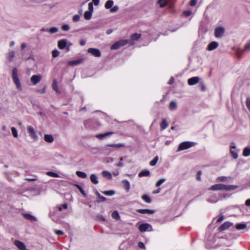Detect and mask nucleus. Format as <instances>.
Listing matches in <instances>:
<instances>
[{
    "label": "nucleus",
    "instance_id": "21",
    "mask_svg": "<svg viewBox=\"0 0 250 250\" xmlns=\"http://www.w3.org/2000/svg\"><path fill=\"white\" fill-rule=\"evenodd\" d=\"M91 182L94 184H97L99 183L97 176L95 174H92L90 176Z\"/></svg>",
    "mask_w": 250,
    "mask_h": 250
},
{
    "label": "nucleus",
    "instance_id": "19",
    "mask_svg": "<svg viewBox=\"0 0 250 250\" xmlns=\"http://www.w3.org/2000/svg\"><path fill=\"white\" fill-rule=\"evenodd\" d=\"M107 146L113 147L116 148H119L120 147H124L125 146V144L119 143V144H109L106 145Z\"/></svg>",
    "mask_w": 250,
    "mask_h": 250
},
{
    "label": "nucleus",
    "instance_id": "27",
    "mask_svg": "<svg viewBox=\"0 0 250 250\" xmlns=\"http://www.w3.org/2000/svg\"><path fill=\"white\" fill-rule=\"evenodd\" d=\"M102 174L104 177L108 179H111L112 178L111 174L109 171H103Z\"/></svg>",
    "mask_w": 250,
    "mask_h": 250
},
{
    "label": "nucleus",
    "instance_id": "44",
    "mask_svg": "<svg viewBox=\"0 0 250 250\" xmlns=\"http://www.w3.org/2000/svg\"><path fill=\"white\" fill-rule=\"evenodd\" d=\"M166 179L165 178H162L159 179L156 183V187H158L160 186L164 182L166 181Z\"/></svg>",
    "mask_w": 250,
    "mask_h": 250
},
{
    "label": "nucleus",
    "instance_id": "57",
    "mask_svg": "<svg viewBox=\"0 0 250 250\" xmlns=\"http://www.w3.org/2000/svg\"><path fill=\"white\" fill-rule=\"evenodd\" d=\"M55 233L57 235H62L64 234L63 232L61 230H57L55 231Z\"/></svg>",
    "mask_w": 250,
    "mask_h": 250
},
{
    "label": "nucleus",
    "instance_id": "18",
    "mask_svg": "<svg viewBox=\"0 0 250 250\" xmlns=\"http://www.w3.org/2000/svg\"><path fill=\"white\" fill-rule=\"evenodd\" d=\"M44 139L47 143H52L54 141V137L50 134H45L44 136Z\"/></svg>",
    "mask_w": 250,
    "mask_h": 250
},
{
    "label": "nucleus",
    "instance_id": "33",
    "mask_svg": "<svg viewBox=\"0 0 250 250\" xmlns=\"http://www.w3.org/2000/svg\"><path fill=\"white\" fill-rule=\"evenodd\" d=\"M157 3L160 5V7H164L167 4V0H158Z\"/></svg>",
    "mask_w": 250,
    "mask_h": 250
},
{
    "label": "nucleus",
    "instance_id": "11",
    "mask_svg": "<svg viewBox=\"0 0 250 250\" xmlns=\"http://www.w3.org/2000/svg\"><path fill=\"white\" fill-rule=\"evenodd\" d=\"M136 211L138 213L142 214H152L155 212V210L149 209H138L136 210Z\"/></svg>",
    "mask_w": 250,
    "mask_h": 250
},
{
    "label": "nucleus",
    "instance_id": "14",
    "mask_svg": "<svg viewBox=\"0 0 250 250\" xmlns=\"http://www.w3.org/2000/svg\"><path fill=\"white\" fill-rule=\"evenodd\" d=\"M14 244L20 250H26V246L25 244L21 241L16 240L14 242Z\"/></svg>",
    "mask_w": 250,
    "mask_h": 250
},
{
    "label": "nucleus",
    "instance_id": "34",
    "mask_svg": "<svg viewBox=\"0 0 250 250\" xmlns=\"http://www.w3.org/2000/svg\"><path fill=\"white\" fill-rule=\"evenodd\" d=\"M76 175L82 178H85L87 177V175L85 172L80 171L76 172Z\"/></svg>",
    "mask_w": 250,
    "mask_h": 250
},
{
    "label": "nucleus",
    "instance_id": "39",
    "mask_svg": "<svg viewBox=\"0 0 250 250\" xmlns=\"http://www.w3.org/2000/svg\"><path fill=\"white\" fill-rule=\"evenodd\" d=\"M112 217L116 220H118L120 219V215L118 212L116 210L113 212L111 214Z\"/></svg>",
    "mask_w": 250,
    "mask_h": 250
},
{
    "label": "nucleus",
    "instance_id": "43",
    "mask_svg": "<svg viewBox=\"0 0 250 250\" xmlns=\"http://www.w3.org/2000/svg\"><path fill=\"white\" fill-rule=\"evenodd\" d=\"M158 161V157L156 156L152 161L150 162V165L151 166H154L156 165Z\"/></svg>",
    "mask_w": 250,
    "mask_h": 250
},
{
    "label": "nucleus",
    "instance_id": "12",
    "mask_svg": "<svg viewBox=\"0 0 250 250\" xmlns=\"http://www.w3.org/2000/svg\"><path fill=\"white\" fill-rule=\"evenodd\" d=\"M42 79V76L40 75H34L31 78V81L33 84L35 85L39 83Z\"/></svg>",
    "mask_w": 250,
    "mask_h": 250
},
{
    "label": "nucleus",
    "instance_id": "63",
    "mask_svg": "<svg viewBox=\"0 0 250 250\" xmlns=\"http://www.w3.org/2000/svg\"><path fill=\"white\" fill-rule=\"evenodd\" d=\"M174 78L172 77H171L170 78V80H169V81L168 82V83L169 84H172L174 83Z\"/></svg>",
    "mask_w": 250,
    "mask_h": 250
},
{
    "label": "nucleus",
    "instance_id": "28",
    "mask_svg": "<svg viewBox=\"0 0 250 250\" xmlns=\"http://www.w3.org/2000/svg\"><path fill=\"white\" fill-rule=\"evenodd\" d=\"M114 3L112 0H108L105 3L104 7L106 9L111 8Z\"/></svg>",
    "mask_w": 250,
    "mask_h": 250
},
{
    "label": "nucleus",
    "instance_id": "5",
    "mask_svg": "<svg viewBox=\"0 0 250 250\" xmlns=\"http://www.w3.org/2000/svg\"><path fill=\"white\" fill-rule=\"evenodd\" d=\"M128 43V40H121L118 42H115L111 46V49H118L120 47L123 46Z\"/></svg>",
    "mask_w": 250,
    "mask_h": 250
},
{
    "label": "nucleus",
    "instance_id": "29",
    "mask_svg": "<svg viewBox=\"0 0 250 250\" xmlns=\"http://www.w3.org/2000/svg\"><path fill=\"white\" fill-rule=\"evenodd\" d=\"M15 55V52L13 51H10L7 56V59L10 61H12Z\"/></svg>",
    "mask_w": 250,
    "mask_h": 250
},
{
    "label": "nucleus",
    "instance_id": "36",
    "mask_svg": "<svg viewBox=\"0 0 250 250\" xmlns=\"http://www.w3.org/2000/svg\"><path fill=\"white\" fill-rule=\"evenodd\" d=\"M160 126L162 130L165 129L168 126V124L167 123L166 119H164L163 120L162 123H161Z\"/></svg>",
    "mask_w": 250,
    "mask_h": 250
},
{
    "label": "nucleus",
    "instance_id": "53",
    "mask_svg": "<svg viewBox=\"0 0 250 250\" xmlns=\"http://www.w3.org/2000/svg\"><path fill=\"white\" fill-rule=\"evenodd\" d=\"M246 105L247 106L249 109V110L250 112V98L248 97L246 99Z\"/></svg>",
    "mask_w": 250,
    "mask_h": 250
},
{
    "label": "nucleus",
    "instance_id": "3",
    "mask_svg": "<svg viewBox=\"0 0 250 250\" xmlns=\"http://www.w3.org/2000/svg\"><path fill=\"white\" fill-rule=\"evenodd\" d=\"M196 144L195 143L192 142H184L180 143L179 145V146L177 149L178 151H180L181 150L187 149L189 148Z\"/></svg>",
    "mask_w": 250,
    "mask_h": 250
},
{
    "label": "nucleus",
    "instance_id": "51",
    "mask_svg": "<svg viewBox=\"0 0 250 250\" xmlns=\"http://www.w3.org/2000/svg\"><path fill=\"white\" fill-rule=\"evenodd\" d=\"M250 50V42L247 43L244 49V51H247Z\"/></svg>",
    "mask_w": 250,
    "mask_h": 250
},
{
    "label": "nucleus",
    "instance_id": "55",
    "mask_svg": "<svg viewBox=\"0 0 250 250\" xmlns=\"http://www.w3.org/2000/svg\"><path fill=\"white\" fill-rule=\"evenodd\" d=\"M88 11H91V12H92L93 10V6L92 2H90L88 3Z\"/></svg>",
    "mask_w": 250,
    "mask_h": 250
},
{
    "label": "nucleus",
    "instance_id": "8",
    "mask_svg": "<svg viewBox=\"0 0 250 250\" xmlns=\"http://www.w3.org/2000/svg\"><path fill=\"white\" fill-rule=\"evenodd\" d=\"M88 52L96 57H100L101 55L100 51L96 48H89Z\"/></svg>",
    "mask_w": 250,
    "mask_h": 250
},
{
    "label": "nucleus",
    "instance_id": "15",
    "mask_svg": "<svg viewBox=\"0 0 250 250\" xmlns=\"http://www.w3.org/2000/svg\"><path fill=\"white\" fill-rule=\"evenodd\" d=\"M218 45L219 44L217 42H212L208 45L207 49L208 51H212L217 48L218 46Z\"/></svg>",
    "mask_w": 250,
    "mask_h": 250
},
{
    "label": "nucleus",
    "instance_id": "35",
    "mask_svg": "<svg viewBox=\"0 0 250 250\" xmlns=\"http://www.w3.org/2000/svg\"><path fill=\"white\" fill-rule=\"evenodd\" d=\"M247 225L244 223L238 224L236 226V228L238 230L245 229Z\"/></svg>",
    "mask_w": 250,
    "mask_h": 250
},
{
    "label": "nucleus",
    "instance_id": "23",
    "mask_svg": "<svg viewBox=\"0 0 250 250\" xmlns=\"http://www.w3.org/2000/svg\"><path fill=\"white\" fill-rule=\"evenodd\" d=\"M177 104L174 101H171L169 105V109L171 111L175 110L177 108Z\"/></svg>",
    "mask_w": 250,
    "mask_h": 250
},
{
    "label": "nucleus",
    "instance_id": "1",
    "mask_svg": "<svg viewBox=\"0 0 250 250\" xmlns=\"http://www.w3.org/2000/svg\"><path fill=\"white\" fill-rule=\"evenodd\" d=\"M238 188L237 186L234 185H225L224 184H215L211 186L208 189L211 190H226L230 191L236 189Z\"/></svg>",
    "mask_w": 250,
    "mask_h": 250
},
{
    "label": "nucleus",
    "instance_id": "24",
    "mask_svg": "<svg viewBox=\"0 0 250 250\" xmlns=\"http://www.w3.org/2000/svg\"><path fill=\"white\" fill-rule=\"evenodd\" d=\"M142 199L146 203H150L152 201L150 197L147 194H144L142 196Z\"/></svg>",
    "mask_w": 250,
    "mask_h": 250
},
{
    "label": "nucleus",
    "instance_id": "30",
    "mask_svg": "<svg viewBox=\"0 0 250 250\" xmlns=\"http://www.w3.org/2000/svg\"><path fill=\"white\" fill-rule=\"evenodd\" d=\"M83 62V59H79L75 61H71L69 62L68 64L71 65H77Z\"/></svg>",
    "mask_w": 250,
    "mask_h": 250
},
{
    "label": "nucleus",
    "instance_id": "16",
    "mask_svg": "<svg viewBox=\"0 0 250 250\" xmlns=\"http://www.w3.org/2000/svg\"><path fill=\"white\" fill-rule=\"evenodd\" d=\"M232 224L229 222H226L223 223L221 226H220L218 229L220 231H223L228 229H229L231 226Z\"/></svg>",
    "mask_w": 250,
    "mask_h": 250
},
{
    "label": "nucleus",
    "instance_id": "31",
    "mask_svg": "<svg viewBox=\"0 0 250 250\" xmlns=\"http://www.w3.org/2000/svg\"><path fill=\"white\" fill-rule=\"evenodd\" d=\"M96 194L99 198V200L97 201L98 202H104L106 200V198L104 197L101 195V194L99 193V192L98 191H96Z\"/></svg>",
    "mask_w": 250,
    "mask_h": 250
},
{
    "label": "nucleus",
    "instance_id": "64",
    "mask_svg": "<svg viewBox=\"0 0 250 250\" xmlns=\"http://www.w3.org/2000/svg\"><path fill=\"white\" fill-rule=\"evenodd\" d=\"M245 204L248 206H250V199L246 201Z\"/></svg>",
    "mask_w": 250,
    "mask_h": 250
},
{
    "label": "nucleus",
    "instance_id": "62",
    "mask_svg": "<svg viewBox=\"0 0 250 250\" xmlns=\"http://www.w3.org/2000/svg\"><path fill=\"white\" fill-rule=\"evenodd\" d=\"M201 171H199L197 172V179L199 181H200V180H201Z\"/></svg>",
    "mask_w": 250,
    "mask_h": 250
},
{
    "label": "nucleus",
    "instance_id": "50",
    "mask_svg": "<svg viewBox=\"0 0 250 250\" xmlns=\"http://www.w3.org/2000/svg\"><path fill=\"white\" fill-rule=\"evenodd\" d=\"M80 16L79 15H75L72 18V20L74 22H77L80 21Z\"/></svg>",
    "mask_w": 250,
    "mask_h": 250
},
{
    "label": "nucleus",
    "instance_id": "25",
    "mask_svg": "<svg viewBox=\"0 0 250 250\" xmlns=\"http://www.w3.org/2000/svg\"><path fill=\"white\" fill-rule=\"evenodd\" d=\"M52 88L57 93H60V91L59 90V88L58 87V83L57 82L55 79L53 80V83H52Z\"/></svg>",
    "mask_w": 250,
    "mask_h": 250
},
{
    "label": "nucleus",
    "instance_id": "45",
    "mask_svg": "<svg viewBox=\"0 0 250 250\" xmlns=\"http://www.w3.org/2000/svg\"><path fill=\"white\" fill-rule=\"evenodd\" d=\"M11 131L13 136L15 138L18 137V134L16 128L14 127L11 128Z\"/></svg>",
    "mask_w": 250,
    "mask_h": 250
},
{
    "label": "nucleus",
    "instance_id": "59",
    "mask_svg": "<svg viewBox=\"0 0 250 250\" xmlns=\"http://www.w3.org/2000/svg\"><path fill=\"white\" fill-rule=\"evenodd\" d=\"M197 0H191L190 2V5L191 6H194L197 3Z\"/></svg>",
    "mask_w": 250,
    "mask_h": 250
},
{
    "label": "nucleus",
    "instance_id": "2",
    "mask_svg": "<svg viewBox=\"0 0 250 250\" xmlns=\"http://www.w3.org/2000/svg\"><path fill=\"white\" fill-rule=\"evenodd\" d=\"M12 79L15 84L17 88L21 91L22 90L21 85L18 75V69L15 67L12 70Z\"/></svg>",
    "mask_w": 250,
    "mask_h": 250
},
{
    "label": "nucleus",
    "instance_id": "48",
    "mask_svg": "<svg viewBox=\"0 0 250 250\" xmlns=\"http://www.w3.org/2000/svg\"><path fill=\"white\" fill-rule=\"evenodd\" d=\"M119 10V7L117 5H115L113 7H111L110 9L111 13H115Z\"/></svg>",
    "mask_w": 250,
    "mask_h": 250
},
{
    "label": "nucleus",
    "instance_id": "52",
    "mask_svg": "<svg viewBox=\"0 0 250 250\" xmlns=\"http://www.w3.org/2000/svg\"><path fill=\"white\" fill-rule=\"evenodd\" d=\"M192 14V11L191 10H187L183 12V14L186 17H188Z\"/></svg>",
    "mask_w": 250,
    "mask_h": 250
},
{
    "label": "nucleus",
    "instance_id": "38",
    "mask_svg": "<svg viewBox=\"0 0 250 250\" xmlns=\"http://www.w3.org/2000/svg\"><path fill=\"white\" fill-rule=\"evenodd\" d=\"M243 155L247 157L250 155V147H246L243 150Z\"/></svg>",
    "mask_w": 250,
    "mask_h": 250
},
{
    "label": "nucleus",
    "instance_id": "6",
    "mask_svg": "<svg viewBox=\"0 0 250 250\" xmlns=\"http://www.w3.org/2000/svg\"><path fill=\"white\" fill-rule=\"evenodd\" d=\"M139 229L141 232L151 231L153 230L152 226L147 223H142L140 225Z\"/></svg>",
    "mask_w": 250,
    "mask_h": 250
},
{
    "label": "nucleus",
    "instance_id": "47",
    "mask_svg": "<svg viewBox=\"0 0 250 250\" xmlns=\"http://www.w3.org/2000/svg\"><path fill=\"white\" fill-rule=\"evenodd\" d=\"M230 153L234 159H237L238 158V155L236 152L232 150V149H230Z\"/></svg>",
    "mask_w": 250,
    "mask_h": 250
},
{
    "label": "nucleus",
    "instance_id": "20",
    "mask_svg": "<svg viewBox=\"0 0 250 250\" xmlns=\"http://www.w3.org/2000/svg\"><path fill=\"white\" fill-rule=\"evenodd\" d=\"M150 173L148 170H144L140 172L138 176L140 177H144V176H150Z\"/></svg>",
    "mask_w": 250,
    "mask_h": 250
},
{
    "label": "nucleus",
    "instance_id": "40",
    "mask_svg": "<svg viewBox=\"0 0 250 250\" xmlns=\"http://www.w3.org/2000/svg\"><path fill=\"white\" fill-rule=\"evenodd\" d=\"M102 193L106 196H112L115 194V191L114 190H111L108 191H104L102 192Z\"/></svg>",
    "mask_w": 250,
    "mask_h": 250
},
{
    "label": "nucleus",
    "instance_id": "22",
    "mask_svg": "<svg viewBox=\"0 0 250 250\" xmlns=\"http://www.w3.org/2000/svg\"><path fill=\"white\" fill-rule=\"evenodd\" d=\"M23 216H24V217L27 219V220H34L35 221H37V218L36 217H35L34 216H32L31 214H28V213H23Z\"/></svg>",
    "mask_w": 250,
    "mask_h": 250
},
{
    "label": "nucleus",
    "instance_id": "17",
    "mask_svg": "<svg viewBox=\"0 0 250 250\" xmlns=\"http://www.w3.org/2000/svg\"><path fill=\"white\" fill-rule=\"evenodd\" d=\"M114 134L113 132H107L103 134H99L96 135V137L99 139H103V138L109 136Z\"/></svg>",
    "mask_w": 250,
    "mask_h": 250
},
{
    "label": "nucleus",
    "instance_id": "7",
    "mask_svg": "<svg viewBox=\"0 0 250 250\" xmlns=\"http://www.w3.org/2000/svg\"><path fill=\"white\" fill-rule=\"evenodd\" d=\"M27 132L29 134L30 136L35 140H37L38 136L36 133V131L31 125H29L27 127Z\"/></svg>",
    "mask_w": 250,
    "mask_h": 250
},
{
    "label": "nucleus",
    "instance_id": "60",
    "mask_svg": "<svg viewBox=\"0 0 250 250\" xmlns=\"http://www.w3.org/2000/svg\"><path fill=\"white\" fill-rule=\"evenodd\" d=\"M91 2H92L93 4H94L95 6H97L99 4L100 0H92Z\"/></svg>",
    "mask_w": 250,
    "mask_h": 250
},
{
    "label": "nucleus",
    "instance_id": "56",
    "mask_svg": "<svg viewBox=\"0 0 250 250\" xmlns=\"http://www.w3.org/2000/svg\"><path fill=\"white\" fill-rule=\"evenodd\" d=\"M207 201L208 202L211 203H216L218 201V199L217 198H215L214 199H208Z\"/></svg>",
    "mask_w": 250,
    "mask_h": 250
},
{
    "label": "nucleus",
    "instance_id": "10",
    "mask_svg": "<svg viewBox=\"0 0 250 250\" xmlns=\"http://www.w3.org/2000/svg\"><path fill=\"white\" fill-rule=\"evenodd\" d=\"M141 37V34L134 33L131 36V40L128 41V43L130 45H133L134 43V42L138 41Z\"/></svg>",
    "mask_w": 250,
    "mask_h": 250
},
{
    "label": "nucleus",
    "instance_id": "37",
    "mask_svg": "<svg viewBox=\"0 0 250 250\" xmlns=\"http://www.w3.org/2000/svg\"><path fill=\"white\" fill-rule=\"evenodd\" d=\"M46 174L53 177H59V175L55 172H52V171H47L46 172Z\"/></svg>",
    "mask_w": 250,
    "mask_h": 250
},
{
    "label": "nucleus",
    "instance_id": "58",
    "mask_svg": "<svg viewBox=\"0 0 250 250\" xmlns=\"http://www.w3.org/2000/svg\"><path fill=\"white\" fill-rule=\"evenodd\" d=\"M227 177H225V176H220L218 178V179L219 181H222V182L225 181L227 180Z\"/></svg>",
    "mask_w": 250,
    "mask_h": 250
},
{
    "label": "nucleus",
    "instance_id": "26",
    "mask_svg": "<svg viewBox=\"0 0 250 250\" xmlns=\"http://www.w3.org/2000/svg\"><path fill=\"white\" fill-rule=\"evenodd\" d=\"M122 183L124 184L125 188L128 191L130 189V183L129 181L127 180H124Z\"/></svg>",
    "mask_w": 250,
    "mask_h": 250
},
{
    "label": "nucleus",
    "instance_id": "42",
    "mask_svg": "<svg viewBox=\"0 0 250 250\" xmlns=\"http://www.w3.org/2000/svg\"><path fill=\"white\" fill-rule=\"evenodd\" d=\"M75 186L79 189L80 191L81 192V193L84 197H86V194L85 193L83 188L79 185L76 184Z\"/></svg>",
    "mask_w": 250,
    "mask_h": 250
},
{
    "label": "nucleus",
    "instance_id": "32",
    "mask_svg": "<svg viewBox=\"0 0 250 250\" xmlns=\"http://www.w3.org/2000/svg\"><path fill=\"white\" fill-rule=\"evenodd\" d=\"M92 13L91 11H85L84 14V18L87 20H90L92 17Z\"/></svg>",
    "mask_w": 250,
    "mask_h": 250
},
{
    "label": "nucleus",
    "instance_id": "46",
    "mask_svg": "<svg viewBox=\"0 0 250 250\" xmlns=\"http://www.w3.org/2000/svg\"><path fill=\"white\" fill-rule=\"evenodd\" d=\"M60 54V52L57 50H54L52 51V55L53 58L58 57Z\"/></svg>",
    "mask_w": 250,
    "mask_h": 250
},
{
    "label": "nucleus",
    "instance_id": "9",
    "mask_svg": "<svg viewBox=\"0 0 250 250\" xmlns=\"http://www.w3.org/2000/svg\"><path fill=\"white\" fill-rule=\"evenodd\" d=\"M225 32L224 28L222 27H217L215 30V36L217 38L221 37Z\"/></svg>",
    "mask_w": 250,
    "mask_h": 250
},
{
    "label": "nucleus",
    "instance_id": "13",
    "mask_svg": "<svg viewBox=\"0 0 250 250\" xmlns=\"http://www.w3.org/2000/svg\"><path fill=\"white\" fill-rule=\"evenodd\" d=\"M200 80L198 77H193L188 80V84L189 85H193L197 84Z\"/></svg>",
    "mask_w": 250,
    "mask_h": 250
},
{
    "label": "nucleus",
    "instance_id": "54",
    "mask_svg": "<svg viewBox=\"0 0 250 250\" xmlns=\"http://www.w3.org/2000/svg\"><path fill=\"white\" fill-rule=\"evenodd\" d=\"M138 246L141 249L145 250L146 249L145 246L143 242H140L138 244Z\"/></svg>",
    "mask_w": 250,
    "mask_h": 250
},
{
    "label": "nucleus",
    "instance_id": "49",
    "mask_svg": "<svg viewBox=\"0 0 250 250\" xmlns=\"http://www.w3.org/2000/svg\"><path fill=\"white\" fill-rule=\"evenodd\" d=\"M61 28L63 31H67L69 30L70 27L68 24H64L62 26Z\"/></svg>",
    "mask_w": 250,
    "mask_h": 250
},
{
    "label": "nucleus",
    "instance_id": "61",
    "mask_svg": "<svg viewBox=\"0 0 250 250\" xmlns=\"http://www.w3.org/2000/svg\"><path fill=\"white\" fill-rule=\"evenodd\" d=\"M123 160V158H121L120 159V162L118 164H117L116 165V166H117V167H123V163L122 162V161Z\"/></svg>",
    "mask_w": 250,
    "mask_h": 250
},
{
    "label": "nucleus",
    "instance_id": "41",
    "mask_svg": "<svg viewBox=\"0 0 250 250\" xmlns=\"http://www.w3.org/2000/svg\"><path fill=\"white\" fill-rule=\"evenodd\" d=\"M47 32L51 34L55 33L58 32V29L57 27H51L49 29H47Z\"/></svg>",
    "mask_w": 250,
    "mask_h": 250
},
{
    "label": "nucleus",
    "instance_id": "4",
    "mask_svg": "<svg viewBox=\"0 0 250 250\" xmlns=\"http://www.w3.org/2000/svg\"><path fill=\"white\" fill-rule=\"evenodd\" d=\"M72 45V44L71 43L67 42V41L65 39L60 40L58 43V47L60 49H63L66 48L68 51H69L70 46Z\"/></svg>",
    "mask_w": 250,
    "mask_h": 250
}]
</instances>
